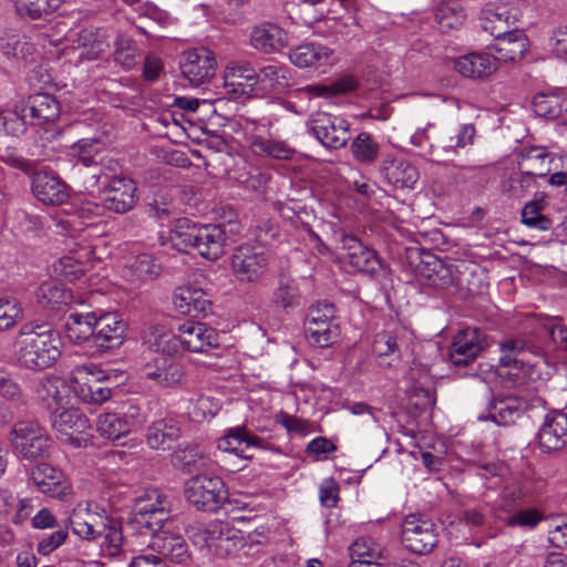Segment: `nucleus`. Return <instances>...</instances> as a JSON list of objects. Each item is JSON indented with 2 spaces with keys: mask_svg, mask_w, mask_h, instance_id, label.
Wrapping results in <instances>:
<instances>
[{
  "mask_svg": "<svg viewBox=\"0 0 567 567\" xmlns=\"http://www.w3.org/2000/svg\"><path fill=\"white\" fill-rule=\"evenodd\" d=\"M13 346L19 364L28 370L48 369L61 355V338L47 322L22 324Z\"/></svg>",
  "mask_w": 567,
  "mask_h": 567,
  "instance_id": "nucleus-1",
  "label": "nucleus"
},
{
  "mask_svg": "<svg viewBox=\"0 0 567 567\" xmlns=\"http://www.w3.org/2000/svg\"><path fill=\"white\" fill-rule=\"evenodd\" d=\"M192 537L196 545L207 547L219 558L236 556L247 544L241 530L221 520H215L206 527H198Z\"/></svg>",
  "mask_w": 567,
  "mask_h": 567,
  "instance_id": "nucleus-2",
  "label": "nucleus"
},
{
  "mask_svg": "<svg viewBox=\"0 0 567 567\" xmlns=\"http://www.w3.org/2000/svg\"><path fill=\"white\" fill-rule=\"evenodd\" d=\"M408 260L424 285L435 289H447L453 286L455 264L419 248L408 250Z\"/></svg>",
  "mask_w": 567,
  "mask_h": 567,
  "instance_id": "nucleus-3",
  "label": "nucleus"
},
{
  "mask_svg": "<svg viewBox=\"0 0 567 567\" xmlns=\"http://www.w3.org/2000/svg\"><path fill=\"white\" fill-rule=\"evenodd\" d=\"M305 332L310 344L319 348L332 346L340 336V326L332 303L311 306L305 320Z\"/></svg>",
  "mask_w": 567,
  "mask_h": 567,
  "instance_id": "nucleus-4",
  "label": "nucleus"
},
{
  "mask_svg": "<svg viewBox=\"0 0 567 567\" xmlns=\"http://www.w3.org/2000/svg\"><path fill=\"white\" fill-rule=\"evenodd\" d=\"M14 451L27 460L45 458L50 455L51 441L35 421L17 422L10 432Z\"/></svg>",
  "mask_w": 567,
  "mask_h": 567,
  "instance_id": "nucleus-5",
  "label": "nucleus"
},
{
  "mask_svg": "<svg viewBox=\"0 0 567 567\" xmlns=\"http://www.w3.org/2000/svg\"><path fill=\"white\" fill-rule=\"evenodd\" d=\"M230 218L233 219L227 223L202 225L195 247L202 257L217 260L224 255L226 245L237 240L243 227L235 220L233 213H230Z\"/></svg>",
  "mask_w": 567,
  "mask_h": 567,
  "instance_id": "nucleus-6",
  "label": "nucleus"
},
{
  "mask_svg": "<svg viewBox=\"0 0 567 567\" xmlns=\"http://www.w3.org/2000/svg\"><path fill=\"white\" fill-rule=\"evenodd\" d=\"M184 494L188 503L199 511L215 512L226 498L223 480L214 475H196L185 483Z\"/></svg>",
  "mask_w": 567,
  "mask_h": 567,
  "instance_id": "nucleus-7",
  "label": "nucleus"
},
{
  "mask_svg": "<svg viewBox=\"0 0 567 567\" xmlns=\"http://www.w3.org/2000/svg\"><path fill=\"white\" fill-rule=\"evenodd\" d=\"M230 266L239 282H258L268 270L269 256L260 246L240 245L231 255Z\"/></svg>",
  "mask_w": 567,
  "mask_h": 567,
  "instance_id": "nucleus-8",
  "label": "nucleus"
},
{
  "mask_svg": "<svg viewBox=\"0 0 567 567\" xmlns=\"http://www.w3.org/2000/svg\"><path fill=\"white\" fill-rule=\"evenodd\" d=\"M106 380L95 365H78L72 377L73 391L83 403L100 405L112 396V389L105 385Z\"/></svg>",
  "mask_w": 567,
  "mask_h": 567,
  "instance_id": "nucleus-9",
  "label": "nucleus"
},
{
  "mask_svg": "<svg viewBox=\"0 0 567 567\" xmlns=\"http://www.w3.org/2000/svg\"><path fill=\"white\" fill-rule=\"evenodd\" d=\"M435 524L420 515H408L401 528V542L405 549L415 555L430 554L437 545Z\"/></svg>",
  "mask_w": 567,
  "mask_h": 567,
  "instance_id": "nucleus-10",
  "label": "nucleus"
},
{
  "mask_svg": "<svg viewBox=\"0 0 567 567\" xmlns=\"http://www.w3.org/2000/svg\"><path fill=\"white\" fill-rule=\"evenodd\" d=\"M538 353L539 348L525 339H507L501 344L499 363L504 368L517 370L514 373L516 377L522 372L533 379L534 374L538 375L539 372L537 362H532L530 357H536Z\"/></svg>",
  "mask_w": 567,
  "mask_h": 567,
  "instance_id": "nucleus-11",
  "label": "nucleus"
},
{
  "mask_svg": "<svg viewBox=\"0 0 567 567\" xmlns=\"http://www.w3.org/2000/svg\"><path fill=\"white\" fill-rule=\"evenodd\" d=\"M486 347L485 333L476 327H467L454 336L450 344V361L456 368L468 367Z\"/></svg>",
  "mask_w": 567,
  "mask_h": 567,
  "instance_id": "nucleus-12",
  "label": "nucleus"
},
{
  "mask_svg": "<svg viewBox=\"0 0 567 567\" xmlns=\"http://www.w3.org/2000/svg\"><path fill=\"white\" fill-rule=\"evenodd\" d=\"M103 203L104 207L115 214H125L137 203V187L133 179L123 176L104 175Z\"/></svg>",
  "mask_w": 567,
  "mask_h": 567,
  "instance_id": "nucleus-13",
  "label": "nucleus"
},
{
  "mask_svg": "<svg viewBox=\"0 0 567 567\" xmlns=\"http://www.w3.org/2000/svg\"><path fill=\"white\" fill-rule=\"evenodd\" d=\"M179 65L183 75L198 86L215 75L217 63L212 50L199 47L185 51Z\"/></svg>",
  "mask_w": 567,
  "mask_h": 567,
  "instance_id": "nucleus-14",
  "label": "nucleus"
},
{
  "mask_svg": "<svg viewBox=\"0 0 567 567\" xmlns=\"http://www.w3.org/2000/svg\"><path fill=\"white\" fill-rule=\"evenodd\" d=\"M310 131L323 146L332 150L342 148L351 138L348 122L328 113H318L312 117Z\"/></svg>",
  "mask_w": 567,
  "mask_h": 567,
  "instance_id": "nucleus-15",
  "label": "nucleus"
},
{
  "mask_svg": "<svg viewBox=\"0 0 567 567\" xmlns=\"http://www.w3.org/2000/svg\"><path fill=\"white\" fill-rule=\"evenodd\" d=\"M30 480L41 493L60 501H68L73 493L64 473L49 463L33 466L30 470Z\"/></svg>",
  "mask_w": 567,
  "mask_h": 567,
  "instance_id": "nucleus-16",
  "label": "nucleus"
},
{
  "mask_svg": "<svg viewBox=\"0 0 567 567\" xmlns=\"http://www.w3.org/2000/svg\"><path fill=\"white\" fill-rule=\"evenodd\" d=\"M484 399L487 401L486 414H480V420H489L497 425H512L524 413L526 409V401L514 395L494 398L491 389L486 388L484 391Z\"/></svg>",
  "mask_w": 567,
  "mask_h": 567,
  "instance_id": "nucleus-17",
  "label": "nucleus"
},
{
  "mask_svg": "<svg viewBox=\"0 0 567 567\" xmlns=\"http://www.w3.org/2000/svg\"><path fill=\"white\" fill-rule=\"evenodd\" d=\"M293 85L290 69L280 63L264 65L258 70L255 82V96L279 95Z\"/></svg>",
  "mask_w": 567,
  "mask_h": 567,
  "instance_id": "nucleus-18",
  "label": "nucleus"
},
{
  "mask_svg": "<svg viewBox=\"0 0 567 567\" xmlns=\"http://www.w3.org/2000/svg\"><path fill=\"white\" fill-rule=\"evenodd\" d=\"M340 243L346 250L344 259L357 271L373 276L381 269L377 252L362 244L357 236L342 234Z\"/></svg>",
  "mask_w": 567,
  "mask_h": 567,
  "instance_id": "nucleus-19",
  "label": "nucleus"
},
{
  "mask_svg": "<svg viewBox=\"0 0 567 567\" xmlns=\"http://www.w3.org/2000/svg\"><path fill=\"white\" fill-rule=\"evenodd\" d=\"M94 348L105 351L120 348L126 333V322L115 312L97 313Z\"/></svg>",
  "mask_w": 567,
  "mask_h": 567,
  "instance_id": "nucleus-20",
  "label": "nucleus"
},
{
  "mask_svg": "<svg viewBox=\"0 0 567 567\" xmlns=\"http://www.w3.org/2000/svg\"><path fill=\"white\" fill-rule=\"evenodd\" d=\"M21 111L27 112L30 125L44 126L60 117L61 105L54 95L38 92L21 101Z\"/></svg>",
  "mask_w": 567,
  "mask_h": 567,
  "instance_id": "nucleus-21",
  "label": "nucleus"
},
{
  "mask_svg": "<svg viewBox=\"0 0 567 567\" xmlns=\"http://www.w3.org/2000/svg\"><path fill=\"white\" fill-rule=\"evenodd\" d=\"M178 332H181L183 349L190 352H208L220 346L216 330L203 322L186 321L178 327Z\"/></svg>",
  "mask_w": 567,
  "mask_h": 567,
  "instance_id": "nucleus-22",
  "label": "nucleus"
},
{
  "mask_svg": "<svg viewBox=\"0 0 567 567\" xmlns=\"http://www.w3.org/2000/svg\"><path fill=\"white\" fill-rule=\"evenodd\" d=\"M32 194L45 205L59 206L70 196L69 186L56 175L48 172H33Z\"/></svg>",
  "mask_w": 567,
  "mask_h": 567,
  "instance_id": "nucleus-23",
  "label": "nucleus"
},
{
  "mask_svg": "<svg viewBox=\"0 0 567 567\" xmlns=\"http://www.w3.org/2000/svg\"><path fill=\"white\" fill-rule=\"evenodd\" d=\"M110 519V517L92 511L87 504H79L69 516V525L79 537L93 540L102 536Z\"/></svg>",
  "mask_w": 567,
  "mask_h": 567,
  "instance_id": "nucleus-24",
  "label": "nucleus"
},
{
  "mask_svg": "<svg viewBox=\"0 0 567 567\" xmlns=\"http://www.w3.org/2000/svg\"><path fill=\"white\" fill-rule=\"evenodd\" d=\"M537 439L543 452L550 453L564 449L567 444V414L547 413L538 430Z\"/></svg>",
  "mask_w": 567,
  "mask_h": 567,
  "instance_id": "nucleus-25",
  "label": "nucleus"
},
{
  "mask_svg": "<svg viewBox=\"0 0 567 567\" xmlns=\"http://www.w3.org/2000/svg\"><path fill=\"white\" fill-rule=\"evenodd\" d=\"M383 179L394 188H412L419 179L416 166L404 158L386 157L380 165Z\"/></svg>",
  "mask_w": 567,
  "mask_h": 567,
  "instance_id": "nucleus-26",
  "label": "nucleus"
},
{
  "mask_svg": "<svg viewBox=\"0 0 567 567\" xmlns=\"http://www.w3.org/2000/svg\"><path fill=\"white\" fill-rule=\"evenodd\" d=\"M453 286L461 298L481 295L487 287L486 275L475 264L462 261L455 266Z\"/></svg>",
  "mask_w": 567,
  "mask_h": 567,
  "instance_id": "nucleus-27",
  "label": "nucleus"
},
{
  "mask_svg": "<svg viewBox=\"0 0 567 567\" xmlns=\"http://www.w3.org/2000/svg\"><path fill=\"white\" fill-rule=\"evenodd\" d=\"M517 158L518 169L537 179L546 177L551 172L555 154L544 146H525Z\"/></svg>",
  "mask_w": 567,
  "mask_h": 567,
  "instance_id": "nucleus-28",
  "label": "nucleus"
},
{
  "mask_svg": "<svg viewBox=\"0 0 567 567\" xmlns=\"http://www.w3.org/2000/svg\"><path fill=\"white\" fill-rule=\"evenodd\" d=\"M262 440L249 432L245 426H235L226 431L225 435L217 441V449L221 452L233 453L241 458H251L247 455L246 449L261 447Z\"/></svg>",
  "mask_w": 567,
  "mask_h": 567,
  "instance_id": "nucleus-29",
  "label": "nucleus"
},
{
  "mask_svg": "<svg viewBox=\"0 0 567 567\" xmlns=\"http://www.w3.org/2000/svg\"><path fill=\"white\" fill-rule=\"evenodd\" d=\"M150 547L176 564H183L189 557L188 547L183 536L167 530L155 534L151 538Z\"/></svg>",
  "mask_w": 567,
  "mask_h": 567,
  "instance_id": "nucleus-30",
  "label": "nucleus"
},
{
  "mask_svg": "<svg viewBox=\"0 0 567 567\" xmlns=\"http://www.w3.org/2000/svg\"><path fill=\"white\" fill-rule=\"evenodd\" d=\"M97 312L79 313L72 312L65 321V333L68 339L78 344L94 347L95 323Z\"/></svg>",
  "mask_w": 567,
  "mask_h": 567,
  "instance_id": "nucleus-31",
  "label": "nucleus"
},
{
  "mask_svg": "<svg viewBox=\"0 0 567 567\" xmlns=\"http://www.w3.org/2000/svg\"><path fill=\"white\" fill-rule=\"evenodd\" d=\"M174 307L183 315L190 317L206 316L210 311L212 303L202 289L189 286L176 289L173 297Z\"/></svg>",
  "mask_w": 567,
  "mask_h": 567,
  "instance_id": "nucleus-32",
  "label": "nucleus"
},
{
  "mask_svg": "<svg viewBox=\"0 0 567 567\" xmlns=\"http://www.w3.org/2000/svg\"><path fill=\"white\" fill-rule=\"evenodd\" d=\"M172 463L182 472L193 473L208 468L210 458L202 445L187 443L179 445L173 452Z\"/></svg>",
  "mask_w": 567,
  "mask_h": 567,
  "instance_id": "nucleus-33",
  "label": "nucleus"
},
{
  "mask_svg": "<svg viewBox=\"0 0 567 567\" xmlns=\"http://www.w3.org/2000/svg\"><path fill=\"white\" fill-rule=\"evenodd\" d=\"M454 68L466 78H486L496 71L497 58L488 53L472 52L457 58L454 62Z\"/></svg>",
  "mask_w": 567,
  "mask_h": 567,
  "instance_id": "nucleus-34",
  "label": "nucleus"
},
{
  "mask_svg": "<svg viewBox=\"0 0 567 567\" xmlns=\"http://www.w3.org/2000/svg\"><path fill=\"white\" fill-rule=\"evenodd\" d=\"M143 340L152 351L169 357L178 354L183 348L181 332L174 334L162 326H152L145 330Z\"/></svg>",
  "mask_w": 567,
  "mask_h": 567,
  "instance_id": "nucleus-35",
  "label": "nucleus"
},
{
  "mask_svg": "<svg viewBox=\"0 0 567 567\" xmlns=\"http://www.w3.org/2000/svg\"><path fill=\"white\" fill-rule=\"evenodd\" d=\"M250 42L264 53H274L287 45V33L277 24L267 22L254 28Z\"/></svg>",
  "mask_w": 567,
  "mask_h": 567,
  "instance_id": "nucleus-36",
  "label": "nucleus"
},
{
  "mask_svg": "<svg viewBox=\"0 0 567 567\" xmlns=\"http://www.w3.org/2000/svg\"><path fill=\"white\" fill-rule=\"evenodd\" d=\"M181 429L173 419L154 421L147 429L146 443L153 450H169L179 439Z\"/></svg>",
  "mask_w": 567,
  "mask_h": 567,
  "instance_id": "nucleus-37",
  "label": "nucleus"
},
{
  "mask_svg": "<svg viewBox=\"0 0 567 567\" xmlns=\"http://www.w3.org/2000/svg\"><path fill=\"white\" fill-rule=\"evenodd\" d=\"M476 128L473 124H463L454 136L441 134L435 144H431V154L440 157L443 153L456 154L457 148H464L474 143Z\"/></svg>",
  "mask_w": 567,
  "mask_h": 567,
  "instance_id": "nucleus-38",
  "label": "nucleus"
},
{
  "mask_svg": "<svg viewBox=\"0 0 567 567\" xmlns=\"http://www.w3.org/2000/svg\"><path fill=\"white\" fill-rule=\"evenodd\" d=\"M512 18L513 16L506 6L488 3L481 12V25L485 32L496 39L511 32L509 20Z\"/></svg>",
  "mask_w": 567,
  "mask_h": 567,
  "instance_id": "nucleus-39",
  "label": "nucleus"
},
{
  "mask_svg": "<svg viewBox=\"0 0 567 567\" xmlns=\"http://www.w3.org/2000/svg\"><path fill=\"white\" fill-rule=\"evenodd\" d=\"M495 40V51L498 53L497 61L514 62L520 60L528 49L527 37L518 30H513Z\"/></svg>",
  "mask_w": 567,
  "mask_h": 567,
  "instance_id": "nucleus-40",
  "label": "nucleus"
},
{
  "mask_svg": "<svg viewBox=\"0 0 567 567\" xmlns=\"http://www.w3.org/2000/svg\"><path fill=\"white\" fill-rule=\"evenodd\" d=\"M105 143L97 137L82 138L71 146L72 154L78 156V162L85 168L91 169V178L93 179L92 185H95L102 178V168L95 164L94 156L102 150Z\"/></svg>",
  "mask_w": 567,
  "mask_h": 567,
  "instance_id": "nucleus-41",
  "label": "nucleus"
},
{
  "mask_svg": "<svg viewBox=\"0 0 567 567\" xmlns=\"http://www.w3.org/2000/svg\"><path fill=\"white\" fill-rule=\"evenodd\" d=\"M301 295L296 280L285 272L279 274L277 286L271 293L274 307L282 310L296 308L300 305Z\"/></svg>",
  "mask_w": 567,
  "mask_h": 567,
  "instance_id": "nucleus-42",
  "label": "nucleus"
},
{
  "mask_svg": "<svg viewBox=\"0 0 567 567\" xmlns=\"http://www.w3.org/2000/svg\"><path fill=\"white\" fill-rule=\"evenodd\" d=\"M162 267L150 254H141L128 261L123 269L124 277L131 281H151L161 274Z\"/></svg>",
  "mask_w": 567,
  "mask_h": 567,
  "instance_id": "nucleus-43",
  "label": "nucleus"
},
{
  "mask_svg": "<svg viewBox=\"0 0 567 567\" xmlns=\"http://www.w3.org/2000/svg\"><path fill=\"white\" fill-rule=\"evenodd\" d=\"M331 54L332 51L324 45L303 43L290 52L289 59L298 68H311L326 64Z\"/></svg>",
  "mask_w": 567,
  "mask_h": 567,
  "instance_id": "nucleus-44",
  "label": "nucleus"
},
{
  "mask_svg": "<svg viewBox=\"0 0 567 567\" xmlns=\"http://www.w3.org/2000/svg\"><path fill=\"white\" fill-rule=\"evenodd\" d=\"M372 351L378 357L379 365L392 367L401 359L398 336L392 331H381L375 334Z\"/></svg>",
  "mask_w": 567,
  "mask_h": 567,
  "instance_id": "nucleus-45",
  "label": "nucleus"
},
{
  "mask_svg": "<svg viewBox=\"0 0 567 567\" xmlns=\"http://www.w3.org/2000/svg\"><path fill=\"white\" fill-rule=\"evenodd\" d=\"M537 179L518 169L505 173L501 181V192L508 198L518 199L536 189Z\"/></svg>",
  "mask_w": 567,
  "mask_h": 567,
  "instance_id": "nucleus-46",
  "label": "nucleus"
},
{
  "mask_svg": "<svg viewBox=\"0 0 567 567\" xmlns=\"http://www.w3.org/2000/svg\"><path fill=\"white\" fill-rule=\"evenodd\" d=\"M202 225H198L189 218L183 217L174 221L171 229V241L174 247L181 251L196 247Z\"/></svg>",
  "mask_w": 567,
  "mask_h": 567,
  "instance_id": "nucleus-47",
  "label": "nucleus"
},
{
  "mask_svg": "<svg viewBox=\"0 0 567 567\" xmlns=\"http://www.w3.org/2000/svg\"><path fill=\"white\" fill-rule=\"evenodd\" d=\"M37 396L52 412L63 405L66 392L64 381L58 377L43 378L37 385Z\"/></svg>",
  "mask_w": 567,
  "mask_h": 567,
  "instance_id": "nucleus-48",
  "label": "nucleus"
},
{
  "mask_svg": "<svg viewBox=\"0 0 567 567\" xmlns=\"http://www.w3.org/2000/svg\"><path fill=\"white\" fill-rule=\"evenodd\" d=\"M113 56L115 63L126 71L136 68L143 59L136 42L123 34L117 35L115 39Z\"/></svg>",
  "mask_w": 567,
  "mask_h": 567,
  "instance_id": "nucleus-49",
  "label": "nucleus"
},
{
  "mask_svg": "<svg viewBox=\"0 0 567 567\" xmlns=\"http://www.w3.org/2000/svg\"><path fill=\"white\" fill-rule=\"evenodd\" d=\"M52 426L61 433L69 434V430L73 433L82 434L91 429L89 419L78 409H65L60 413L53 412Z\"/></svg>",
  "mask_w": 567,
  "mask_h": 567,
  "instance_id": "nucleus-50",
  "label": "nucleus"
},
{
  "mask_svg": "<svg viewBox=\"0 0 567 567\" xmlns=\"http://www.w3.org/2000/svg\"><path fill=\"white\" fill-rule=\"evenodd\" d=\"M250 148L258 156H269L276 159H291L296 150L284 141L254 136Z\"/></svg>",
  "mask_w": 567,
  "mask_h": 567,
  "instance_id": "nucleus-51",
  "label": "nucleus"
},
{
  "mask_svg": "<svg viewBox=\"0 0 567 567\" xmlns=\"http://www.w3.org/2000/svg\"><path fill=\"white\" fill-rule=\"evenodd\" d=\"M97 431L101 436L115 441L131 431V424L125 416L117 413H104L97 417Z\"/></svg>",
  "mask_w": 567,
  "mask_h": 567,
  "instance_id": "nucleus-52",
  "label": "nucleus"
},
{
  "mask_svg": "<svg viewBox=\"0 0 567 567\" xmlns=\"http://www.w3.org/2000/svg\"><path fill=\"white\" fill-rule=\"evenodd\" d=\"M38 302L44 308H56L61 305H66L71 301V291L65 289L62 285L48 281L41 284L37 291Z\"/></svg>",
  "mask_w": 567,
  "mask_h": 567,
  "instance_id": "nucleus-53",
  "label": "nucleus"
},
{
  "mask_svg": "<svg viewBox=\"0 0 567 567\" xmlns=\"http://www.w3.org/2000/svg\"><path fill=\"white\" fill-rule=\"evenodd\" d=\"M132 515L131 524L135 526L140 534L150 535L151 538L164 530V524L169 518V513L161 509L155 511V513H132Z\"/></svg>",
  "mask_w": 567,
  "mask_h": 567,
  "instance_id": "nucleus-54",
  "label": "nucleus"
},
{
  "mask_svg": "<svg viewBox=\"0 0 567 567\" xmlns=\"http://www.w3.org/2000/svg\"><path fill=\"white\" fill-rule=\"evenodd\" d=\"M351 152L355 161L372 164L379 156L380 145L370 133L361 132L352 141Z\"/></svg>",
  "mask_w": 567,
  "mask_h": 567,
  "instance_id": "nucleus-55",
  "label": "nucleus"
},
{
  "mask_svg": "<svg viewBox=\"0 0 567 567\" xmlns=\"http://www.w3.org/2000/svg\"><path fill=\"white\" fill-rule=\"evenodd\" d=\"M352 561H380L388 558V553L372 538L360 537L350 546Z\"/></svg>",
  "mask_w": 567,
  "mask_h": 567,
  "instance_id": "nucleus-56",
  "label": "nucleus"
},
{
  "mask_svg": "<svg viewBox=\"0 0 567 567\" xmlns=\"http://www.w3.org/2000/svg\"><path fill=\"white\" fill-rule=\"evenodd\" d=\"M171 512V504L167 496L156 488L144 491L135 498L132 513H155V511Z\"/></svg>",
  "mask_w": 567,
  "mask_h": 567,
  "instance_id": "nucleus-57",
  "label": "nucleus"
},
{
  "mask_svg": "<svg viewBox=\"0 0 567 567\" xmlns=\"http://www.w3.org/2000/svg\"><path fill=\"white\" fill-rule=\"evenodd\" d=\"M464 19L465 12L457 2H443L435 9V21L443 32L458 28Z\"/></svg>",
  "mask_w": 567,
  "mask_h": 567,
  "instance_id": "nucleus-58",
  "label": "nucleus"
},
{
  "mask_svg": "<svg viewBox=\"0 0 567 567\" xmlns=\"http://www.w3.org/2000/svg\"><path fill=\"white\" fill-rule=\"evenodd\" d=\"M537 116L554 120L560 116L564 110V100L560 95L538 93L532 102Z\"/></svg>",
  "mask_w": 567,
  "mask_h": 567,
  "instance_id": "nucleus-59",
  "label": "nucleus"
},
{
  "mask_svg": "<svg viewBox=\"0 0 567 567\" xmlns=\"http://www.w3.org/2000/svg\"><path fill=\"white\" fill-rule=\"evenodd\" d=\"M29 118L27 112L21 111V103L14 109L0 111V127L11 136L22 135L27 131Z\"/></svg>",
  "mask_w": 567,
  "mask_h": 567,
  "instance_id": "nucleus-60",
  "label": "nucleus"
},
{
  "mask_svg": "<svg viewBox=\"0 0 567 567\" xmlns=\"http://www.w3.org/2000/svg\"><path fill=\"white\" fill-rule=\"evenodd\" d=\"M231 85L241 87V93L255 96V82L257 81L258 71L248 63L236 64L228 70L227 75Z\"/></svg>",
  "mask_w": 567,
  "mask_h": 567,
  "instance_id": "nucleus-61",
  "label": "nucleus"
},
{
  "mask_svg": "<svg viewBox=\"0 0 567 567\" xmlns=\"http://www.w3.org/2000/svg\"><path fill=\"white\" fill-rule=\"evenodd\" d=\"M33 44L17 33H6L0 38V52L7 58L27 59L32 55Z\"/></svg>",
  "mask_w": 567,
  "mask_h": 567,
  "instance_id": "nucleus-62",
  "label": "nucleus"
},
{
  "mask_svg": "<svg viewBox=\"0 0 567 567\" xmlns=\"http://www.w3.org/2000/svg\"><path fill=\"white\" fill-rule=\"evenodd\" d=\"M54 271L63 279L70 282L80 280L85 276L86 262L74 255L63 256L54 265Z\"/></svg>",
  "mask_w": 567,
  "mask_h": 567,
  "instance_id": "nucleus-63",
  "label": "nucleus"
},
{
  "mask_svg": "<svg viewBox=\"0 0 567 567\" xmlns=\"http://www.w3.org/2000/svg\"><path fill=\"white\" fill-rule=\"evenodd\" d=\"M101 551L104 556L116 557L122 551L123 534L121 524L110 519L102 534Z\"/></svg>",
  "mask_w": 567,
  "mask_h": 567,
  "instance_id": "nucleus-64",
  "label": "nucleus"
}]
</instances>
